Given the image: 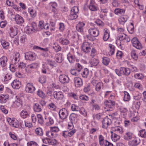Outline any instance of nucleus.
<instances>
[{"instance_id":"46","label":"nucleus","mask_w":146,"mask_h":146,"mask_svg":"<svg viewBox=\"0 0 146 146\" xmlns=\"http://www.w3.org/2000/svg\"><path fill=\"white\" fill-rule=\"evenodd\" d=\"M139 135L142 137L145 138L146 137V132L144 129L140 131Z\"/></svg>"},{"instance_id":"32","label":"nucleus","mask_w":146,"mask_h":146,"mask_svg":"<svg viewBox=\"0 0 146 146\" xmlns=\"http://www.w3.org/2000/svg\"><path fill=\"white\" fill-rule=\"evenodd\" d=\"M110 61V58L108 57H103L102 58V62L105 66L108 65L109 64Z\"/></svg>"},{"instance_id":"3","label":"nucleus","mask_w":146,"mask_h":146,"mask_svg":"<svg viewBox=\"0 0 146 146\" xmlns=\"http://www.w3.org/2000/svg\"><path fill=\"white\" fill-rule=\"evenodd\" d=\"M58 114L60 118L64 120L67 118L68 115V111L66 109L62 108L59 110Z\"/></svg>"},{"instance_id":"28","label":"nucleus","mask_w":146,"mask_h":146,"mask_svg":"<svg viewBox=\"0 0 146 146\" xmlns=\"http://www.w3.org/2000/svg\"><path fill=\"white\" fill-rule=\"evenodd\" d=\"M20 115L21 117L23 119L25 118L29 115L27 111L25 110H22L21 112Z\"/></svg>"},{"instance_id":"43","label":"nucleus","mask_w":146,"mask_h":146,"mask_svg":"<svg viewBox=\"0 0 146 146\" xmlns=\"http://www.w3.org/2000/svg\"><path fill=\"white\" fill-rule=\"evenodd\" d=\"M48 107L49 109L55 110L56 108V106L53 103H51L48 105Z\"/></svg>"},{"instance_id":"48","label":"nucleus","mask_w":146,"mask_h":146,"mask_svg":"<svg viewBox=\"0 0 146 146\" xmlns=\"http://www.w3.org/2000/svg\"><path fill=\"white\" fill-rule=\"evenodd\" d=\"M60 43L63 44L67 45L69 43V41L66 39H60Z\"/></svg>"},{"instance_id":"52","label":"nucleus","mask_w":146,"mask_h":146,"mask_svg":"<svg viewBox=\"0 0 146 146\" xmlns=\"http://www.w3.org/2000/svg\"><path fill=\"white\" fill-rule=\"evenodd\" d=\"M30 13L31 17L35 18L36 15V11L33 9H32L30 11Z\"/></svg>"},{"instance_id":"27","label":"nucleus","mask_w":146,"mask_h":146,"mask_svg":"<svg viewBox=\"0 0 146 146\" xmlns=\"http://www.w3.org/2000/svg\"><path fill=\"white\" fill-rule=\"evenodd\" d=\"M35 131L36 134L38 136H42L43 134L42 129L40 127L36 128L35 130Z\"/></svg>"},{"instance_id":"51","label":"nucleus","mask_w":146,"mask_h":146,"mask_svg":"<svg viewBox=\"0 0 146 146\" xmlns=\"http://www.w3.org/2000/svg\"><path fill=\"white\" fill-rule=\"evenodd\" d=\"M75 66L76 68L75 69H76L79 72H80L82 68V65L79 63H78L76 64Z\"/></svg>"},{"instance_id":"60","label":"nucleus","mask_w":146,"mask_h":146,"mask_svg":"<svg viewBox=\"0 0 146 146\" xmlns=\"http://www.w3.org/2000/svg\"><path fill=\"white\" fill-rule=\"evenodd\" d=\"M50 130L53 132H57L59 131V129L58 127H50Z\"/></svg>"},{"instance_id":"15","label":"nucleus","mask_w":146,"mask_h":146,"mask_svg":"<svg viewBox=\"0 0 146 146\" xmlns=\"http://www.w3.org/2000/svg\"><path fill=\"white\" fill-rule=\"evenodd\" d=\"M20 54L17 52H16L15 56L13 57L11 61L12 65H15L19 62V60Z\"/></svg>"},{"instance_id":"50","label":"nucleus","mask_w":146,"mask_h":146,"mask_svg":"<svg viewBox=\"0 0 146 146\" xmlns=\"http://www.w3.org/2000/svg\"><path fill=\"white\" fill-rule=\"evenodd\" d=\"M39 81L42 84L45 83L46 81V77L45 76H41L40 78Z\"/></svg>"},{"instance_id":"39","label":"nucleus","mask_w":146,"mask_h":146,"mask_svg":"<svg viewBox=\"0 0 146 146\" xmlns=\"http://www.w3.org/2000/svg\"><path fill=\"white\" fill-rule=\"evenodd\" d=\"M139 143L138 142L137 140L135 139L129 142V144L131 146H135L137 145Z\"/></svg>"},{"instance_id":"37","label":"nucleus","mask_w":146,"mask_h":146,"mask_svg":"<svg viewBox=\"0 0 146 146\" xmlns=\"http://www.w3.org/2000/svg\"><path fill=\"white\" fill-rule=\"evenodd\" d=\"M124 96L123 100L125 101H128L130 99V97L129 94L127 92L124 91Z\"/></svg>"},{"instance_id":"19","label":"nucleus","mask_w":146,"mask_h":146,"mask_svg":"<svg viewBox=\"0 0 146 146\" xmlns=\"http://www.w3.org/2000/svg\"><path fill=\"white\" fill-rule=\"evenodd\" d=\"M9 96L8 95H0V102L5 103L9 99Z\"/></svg>"},{"instance_id":"10","label":"nucleus","mask_w":146,"mask_h":146,"mask_svg":"<svg viewBox=\"0 0 146 146\" xmlns=\"http://www.w3.org/2000/svg\"><path fill=\"white\" fill-rule=\"evenodd\" d=\"M104 104L105 105V108L109 109H108L107 111L110 110V108H111L112 106H114L115 104V102L114 101L111 100H106L104 102Z\"/></svg>"},{"instance_id":"63","label":"nucleus","mask_w":146,"mask_h":146,"mask_svg":"<svg viewBox=\"0 0 146 146\" xmlns=\"http://www.w3.org/2000/svg\"><path fill=\"white\" fill-rule=\"evenodd\" d=\"M80 111V113H82V114L84 115V116H86L87 115V112L83 108H81L79 111Z\"/></svg>"},{"instance_id":"53","label":"nucleus","mask_w":146,"mask_h":146,"mask_svg":"<svg viewBox=\"0 0 146 146\" xmlns=\"http://www.w3.org/2000/svg\"><path fill=\"white\" fill-rule=\"evenodd\" d=\"M95 22L100 26H102L104 25L103 22L99 19H97Z\"/></svg>"},{"instance_id":"36","label":"nucleus","mask_w":146,"mask_h":146,"mask_svg":"<svg viewBox=\"0 0 146 146\" xmlns=\"http://www.w3.org/2000/svg\"><path fill=\"white\" fill-rule=\"evenodd\" d=\"M1 42L4 48H7L9 46V43L1 39Z\"/></svg>"},{"instance_id":"21","label":"nucleus","mask_w":146,"mask_h":146,"mask_svg":"<svg viewBox=\"0 0 146 146\" xmlns=\"http://www.w3.org/2000/svg\"><path fill=\"white\" fill-rule=\"evenodd\" d=\"M129 17L127 15H124L118 19V21L120 24L123 25L129 18Z\"/></svg>"},{"instance_id":"18","label":"nucleus","mask_w":146,"mask_h":146,"mask_svg":"<svg viewBox=\"0 0 146 146\" xmlns=\"http://www.w3.org/2000/svg\"><path fill=\"white\" fill-rule=\"evenodd\" d=\"M8 59L7 57L3 56L0 58V65L2 67H4L7 65Z\"/></svg>"},{"instance_id":"44","label":"nucleus","mask_w":146,"mask_h":146,"mask_svg":"<svg viewBox=\"0 0 146 146\" xmlns=\"http://www.w3.org/2000/svg\"><path fill=\"white\" fill-rule=\"evenodd\" d=\"M46 135L49 137L52 138L54 137V134L50 130V131H46Z\"/></svg>"},{"instance_id":"30","label":"nucleus","mask_w":146,"mask_h":146,"mask_svg":"<svg viewBox=\"0 0 146 146\" xmlns=\"http://www.w3.org/2000/svg\"><path fill=\"white\" fill-rule=\"evenodd\" d=\"M75 56L70 53L67 55V58L70 63H73L75 61Z\"/></svg>"},{"instance_id":"14","label":"nucleus","mask_w":146,"mask_h":146,"mask_svg":"<svg viewBox=\"0 0 146 146\" xmlns=\"http://www.w3.org/2000/svg\"><path fill=\"white\" fill-rule=\"evenodd\" d=\"M11 85L13 88L18 89L21 86V83L19 80L15 79L11 83Z\"/></svg>"},{"instance_id":"61","label":"nucleus","mask_w":146,"mask_h":146,"mask_svg":"<svg viewBox=\"0 0 146 146\" xmlns=\"http://www.w3.org/2000/svg\"><path fill=\"white\" fill-rule=\"evenodd\" d=\"M112 130L114 131H118L119 133H121L122 132V129L120 127H112Z\"/></svg>"},{"instance_id":"7","label":"nucleus","mask_w":146,"mask_h":146,"mask_svg":"<svg viewBox=\"0 0 146 146\" xmlns=\"http://www.w3.org/2000/svg\"><path fill=\"white\" fill-rule=\"evenodd\" d=\"M111 123V119L107 117H105L102 121V127L103 128H107L108 126Z\"/></svg>"},{"instance_id":"12","label":"nucleus","mask_w":146,"mask_h":146,"mask_svg":"<svg viewBox=\"0 0 146 146\" xmlns=\"http://www.w3.org/2000/svg\"><path fill=\"white\" fill-rule=\"evenodd\" d=\"M54 98L57 100H61L64 97L62 93L60 91H54Z\"/></svg>"},{"instance_id":"17","label":"nucleus","mask_w":146,"mask_h":146,"mask_svg":"<svg viewBox=\"0 0 146 146\" xmlns=\"http://www.w3.org/2000/svg\"><path fill=\"white\" fill-rule=\"evenodd\" d=\"M88 32L92 36H98L99 34V32L96 29H90L88 30Z\"/></svg>"},{"instance_id":"29","label":"nucleus","mask_w":146,"mask_h":146,"mask_svg":"<svg viewBox=\"0 0 146 146\" xmlns=\"http://www.w3.org/2000/svg\"><path fill=\"white\" fill-rule=\"evenodd\" d=\"M55 58L56 62L60 63L62 61V55L61 54H58L56 55Z\"/></svg>"},{"instance_id":"22","label":"nucleus","mask_w":146,"mask_h":146,"mask_svg":"<svg viewBox=\"0 0 146 146\" xmlns=\"http://www.w3.org/2000/svg\"><path fill=\"white\" fill-rule=\"evenodd\" d=\"M137 53V51L134 49L132 50L130 53L132 58L135 61H137L138 58V56Z\"/></svg>"},{"instance_id":"57","label":"nucleus","mask_w":146,"mask_h":146,"mask_svg":"<svg viewBox=\"0 0 146 146\" xmlns=\"http://www.w3.org/2000/svg\"><path fill=\"white\" fill-rule=\"evenodd\" d=\"M49 145H54L56 144L57 141L53 139H49Z\"/></svg>"},{"instance_id":"58","label":"nucleus","mask_w":146,"mask_h":146,"mask_svg":"<svg viewBox=\"0 0 146 146\" xmlns=\"http://www.w3.org/2000/svg\"><path fill=\"white\" fill-rule=\"evenodd\" d=\"M112 4L113 7H117L119 5L118 0H112Z\"/></svg>"},{"instance_id":"25","label":"nucleus","mask_w":146,"mask_h":146,"mask_svg":"<svg viewBox=\"0 0 146 146\" xmlns=\"http://www.w3.org/2000/svg\"><path fill=\"white\" fill-rule=\"evenodd\" d=\"M90 62L92 66H96L99 64V62L98 60L92 58L90 60Z\"/></svg>"},{"instance_id":"16","label":"nucleus","mask_w":146,"mask_h":146,"mask_svg":"<svg viewBox=\"0 0 146 146\" xmlns=\"http://www.w3.org/2000/svg\"><path fill=\"white\" fill-rule=\"evenodd\" d=\"M78 115L74 113H71L69 116V119L72 123H76L78 121Z\"/></svg>"},{"instance_id":"38","label":"nucleus","mask_w":146,"mask_h":146,"mask_svg":"<svg viewBox=\"0 0 146 146\" xmlns=\"http://www.w3.org/2000/svg\"><path fill=\"white\" fill-rule=\"evenodd\" d=\"M14 103L17 107H20L22 106V100L20 98H18L15 101Z\"/></svg>"},{"instance_id":"31","label":"nucleus","mask_w":146,"mask_h":146,"mask_svg":"<svg viewBox=\"0 0 146 146\" xmlns=\"http://www.w3.org/2000/svg\"><path fill=\"white\" fill-rule=\"evenodd\" d=\"M125 11L124 9L119 8H117L115 9L114 12L115 14L118 15L120 14L122 15L124 14Z\"/></svg>"},{"instance_id":"23","label":"nucleus","mask_w":146,"mask_h":146,"mask_svg":"<svg viewBox=\"0 0 146 146\" xmlns=\"http://www.w3.org/2000/svg\"><path fill=\"white\" fill-rule=\"evenodd\" d=\"M112 134L111 135V138L114 142H116L119 140L120 138V136L115 133H113L112 131L111 132Z\"/></svg>"},{"instance_id":"8","label":"nucleus","mask_w":146,"mask_h":146,"mask_svg":"<svg viewBox=\"0 0 146 146\" xmlns=\"http://www.w3.org/2000/svg\"><path fill=\"white\" fill-rule=\"evenodd\" d=\"M82 48L83 51L86 53L89 52L91 50L90 44L88 42H84L82 46Z\"/></svg>"},{"instance_id":"47","label":"nucleus","mask_w":146,"mask_h":146,"mask_svg":"<svg viewBox=\"0 0 146 146\" xmlns=\"http://www.w3.org/2000/svg\"><path fill=\"white\" fill-rule=\"evenodd\" d=\"M79 98L80 100L83 101H87L89 100V97L85 95H80Z\"/></svg>"},{"instance_id":"13","label":"nucleus","mask_w":146,"mask_h":146,"mask_svg":"<svg viewBox=\"0 0 146 146\" xmlns=\"http://www.w3.org/2000/svg\"><path fill=\"white\" fill-rule=\"evenodd\" d=\"M74 81L75 86L76 87H80L83 84L82 80L79 77L75 78L74 79Z\"/></svg>"},{"instance_id":"35","label":"nucleus","mask_w":146,"mask_h":146,"mask_svg":"<svg viewBox=\"0 0 146 146\" xmlns=\"http://www.w3.org/2000/svg\"><path fill=\"white\" fill-rule=\"evenodd\" d=\"M38 123L42 124L44 123V120L42 115L40 114H38L37 115Z\"/></svg>"},{"instance_id":"20","label":"nucleus","mask_w":146,"mask_h":146,"mask_svg":"<svg viewBox=\"0 0 146 146\" xmlns=\"http://www.w3.org/2000/svg\"><path fill=\"white\" fill-rule=\"evenodd\" d=\"M35 87L29 83L27 84L26 88V91L29 93H33L35 90Z\"/></svg>"},{"instance_id":"62","label":"nucleus","mask_w":146,"mask_h":146,"mask_svg":"<svg viewBox=\"0 0 146 146\" xmlns=\"http://www.w3.org/2000/svg\"><path fill=\"white\" fill-rule=\"evenodd\" d=\"M89 8L90 9L93 11H95L97 10V7L93 5H90Z\"/></svg>"},{"instance_id":"1","label":"nucleus","mask_w":146,"mask_h":146,"mask_svg":"<svg viewBox=\"0 0 146 146\" xmlns=\"http://www.w3.org/2000/svg\"><path fill=\"white\" fill-rule=\"evenodd\" d=\"M116 73L119 76H121L122 74L126 76H129L130 73V70L128 68L124 67H121L119 70L116 69L115 70Z\"/></svg>"},{"instance_id":"2","label":"nucleus","mask_w":146,"mask_h":146,"mask_svg":"<svg viewBox=\"0 0 146 146\" xmlns=\"http://www.w3.org/2000/svg\"><path fill=\"white\" fill-rule=\"evenodd\" d=\"M79 11L78 7H74L71 10L70 14L69 16V19L72 20L76 19L78 17V15L76 14Z\"/></svg>"},{"instance_id":"40","label":"nucleus","mask_w":146,"mask_h":146,"mask_svg":"<svg viewBox=\"0 0 146 146\" xmlns=\"http://www.w3.org/2000/svg\"><path fill=\"white\" fill-rule=\"evenodd\" d=\"M70 72L72 74L75 76H78L80 74V72L75 69L71 70Z\"/></svg>"},{"instance_id":"41","label":"nucleus","mask_w":146,"mask_h":146,"mask_svg":"<svg viewBox=\"0 0 146 146\" xmlns=\"http://www.w3.org/2000/svg\"><path fill=\"white\" fill-rule=\"evenodd\" d=\"M37 94L39 97L42 98L45 97V94L41 90H39L37 91Z\"/></svg>"},{"instance_id":"49","label":"nucleus","mask_w":146,"mask_h":146,"mask_svg":"<svg viewBox=\"0 0 146 146\" xmlns=\"http://www.w3.org/2000/svg\"><path fill=\"white\" fill-rule=\"evenodd\" d=\"M38 66L37 63H33L28 66V68L31 69H35Z\"/></svg>"},{"instance_id":"56","label":"nucleus","mask_w":146,"mask_h":146,"mask_svg":"<svg viewBox=\"0 0 146 146\" xmlns=\"http://www.w3.org/2000/svg\"><path fill=\"white\" fill-rule=\"evenodd\" d=\"M120 40H123L124 42H128L130 40V39L129 37H119Z\"/></svg>"},{"instance_id":"5","label":"nucleus","mask_w":146,"mask_h":146,"mask_svg":"<svg viewBox=\"0 0 146 146\" xmlns=\"http://www.w3.org/2000/svg\"><path fill=\"white\" fill-rule=\"evenodd\" d=\"M11 16H12V18L15 19L16 23L18 24H20L23 23L24 21L23 18L18 14L16 15L11 14Z\"/></svg>"},{"instance_id":"6","label":"nucleus","mask_w":146,"mask_h":146,"mask_svg":"<svg viewBox=\"0 0 146 146\" xmlns=\"http://www.w3.org/2000/svg\"><path fill=\"white\" fill-rule=\"evenodd\" d=\"M59 78L60 82L63 84L68 83L69 82V78L64 74L60 75L59 76Z\"/></svg>"},{"instance_id":"11","label":"nucleus","mask_w":146,"mask_h":146,"mask_svg":"<svg viewBox=\"0 0 146 146\" xmlns=\"http://www.w3.org/2000/svg\"><path fill=\"white\" fill-rule=\"evenodd\" d=\"M43 105L36 103L34 104L33 109L34 111L36 112H40L42 111L43 109Z\"/></svg>"},{"instance_id":"9","label":"nucleus","mask_w":146,"mask_h":146,"mask_svg":"<svg viewBox=\"0 0 146 146\" xmlns=\"http://www.w3.org/2000/svg\"><path fill=\"white\" fill-rule=\"evenodd\" d=\"M25 58L27 60H33L35 59L36 57L35 54L31 52H27L25 55Z\"/></svg>"},{"instance_id":"59","label":"nucleus","mask_w":146,"mask_h":146,"mask_svg":"<svg viewBox=\"0 0 146 146\" xmlns=\"http://www.w3.org/2000/svg\"><path fill=\"white\" fill-rule=\"evenodd\" d=\"M0 109L2 111L5 113L7 114L8 113V111L3 106H1L0 107Z\"/></svg>"},{"instance_id":"42","label":"nucleus","mask_w":146,"mask_h":146,"mask_svg":"<svg viewBox=\"0 0 146 146\" xmlns=\"http://www.w3.org/2000/svg\"><path fill=\"white\" fill-rule=\"evenodd\" d=\"M109 46L110 48L109 54L111 55H113L114 53V51L115 50L114 46L111 44H110Z\"/></svg>"},{"instance_id":"54","label":"nucleus","mask_w":146,"mask_h":146,"mask_svg":"<svg viewBox=\"0 0 146 146\" xmlns=\"http://www.w3.org/2000/svg\"><path fill=\"white\" fill-rule=\"evenodd\" d=\"M12 78V75L9 73L7 74L4 76V80L7 81L10 80Z\"/></svg>"},{"instance_id":"64","label":"nucleus","mask_w":146,"mask_h":146,"mask_svg":"<svg viewBox=\"0 0 146 146\" xmlns=\"http://www.w3.org/2000/svg\"><path fill=\"white\" fill-rule=\"evenodd\" d=\"M110 36V33L109 30L108 29H105L104 30V36Z\"/></svg>"},{"instance_id":"26","label":"nucleus","mask_w":146,"mask_h":146,"mask_svg":"<svg viewBox=\"0 0 146 146\" xmlns=\"http://www.w3.org/2000/svg\"><path fill=\"white\" fill-rule=\"evenodd\" d=\"M89 71V70L87 68H84L81 73L82 76L84 78H87L88 75Z\"/></svg>"},{"instance_id":"33","label":"nucleus","mask_w":146,"mask_h":146,"mask_svg":"<svg viewBox=\"0 0 146 146\" xmlns=\"http://www.w3.org/2000/svg\"><path fill=\"white\" fill-rule=\"evenodd\" d=\"M103 86L102 83L100 82H98L96 86V90L97 92H100L101 90L103 88Z\"/></svg>"},{"instance_id":"24","label":"nucleus","mask_w":146,"mask_h":146,"mask_svg":"<svg viewBox=\"0 0 146 146\" xmlns=\"http://www.w3.org/2000/svg\"><path fill=\"white\" fill-rule=\"evenodd\" d=\"M124 139L127 141H129L130 140L132 139L133 138L132 137V134L130 132H127L124 136Z\"/></svg>"},{"instance_id":"45","label":"nucleus","mask_w":146,"mask_h":146,"mask_svg":"<svg viewBox=\"0 0 146 146\" xmlns=\"http://www.w3.org/2000/svg\"><path fill=\"white\" fill-rule=\"evenodd\" d=\"M135 78L137 79H141L143 78V76L142 74L137 73L134 75Z\"/></svg>"},{"instance_id":"4","label":"nucleus","mask_w":146,"mask_h":146,"mask_svg":"<svg viewBox=\"0 0 146 146\" xmlns=\"http://www.w3.org/2000/svg\"><path fill=\"white\" fill-rule=\"evenodd\" d=\"M131 42L133 46L136 48L140 49L142 48V45L137 37H134L131 40Z\"/></svg>"},{"instance_id":"34","label":"nucleus","mask_w":146,"mask_h":146,"mask_svg":"<svg viewBox=\"0 0 146 146\" xmlns=\"http://www.w3.org/2000/svg\"><path fill=\"white\" fill-rule=\"evenodd\" d=\"M9 33L11 36H15L17 34V30H14L13 28H11Z\"/></svg>"},{"instance_id":"55","label":"nucleus","mask_w":146,"mask_h":146,"mask_svg":"<svg viewBox=\"0 0 146 146\" xmlns=\"http://www.w3.org/2000/svg\"><path fill=\"white\" fill-rule=\"evenodd\" d=\"M72 110L73 111H79L80 109L79 107L77 106H76L74 104H72L71 106V107Z\"/></svg>"}]
</instances>
